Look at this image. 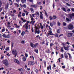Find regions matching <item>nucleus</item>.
I'll use <instances>...</instances> for the list:
<instances>
[{"instance_id": "43", "label": "nucleus", "mask_w": 74, "mask_h": 74, "mask_svg": "<svg viewBox=\"0 0 74 74\" xmlns=\"http://www.w3.org/2000/svg\"><path fill=\"white\" fill-rule=\"evenodd\" d=\"M32 25H34V23L35 22H36V21H33V20L32 21Z\"/></svg>"}, {"instance_id": "23", "label": "nucleus", "mask_w": 74, "mask_h": 74, "mask_svg": "<svg viewBox=\"0 0 74 74\" xmlns=\"http://www.w3.org/2000/svg\"><path fill=\"white\" fill-rule=\"evenodd\" d=\"M36 15H38V16H40V13L38 12H36Z\"/></svg>"}, {"instance_id": "26", "label": "nucleus", "mask_w": 74, "mask_h": 74, "mask_svg": "<svg viewBox=\"0 0 74 74\" xmlns=\"http://www.w3.org/2000/svg\"><path fill=\"white\" fill-rule=\"evenodd\" d=\"M3 37H4V38H6L7 37V35L5 34H3L2 35Z\"/></svg>"}, {"instance_id": "14", "label": "nucleus", "mask_w": 74, "mask_h": 74, "mask_svg": "<svg viewBox=\"0 0 74 74\" xmlns=\"http://www.w3.org/2000/svg\"><path fill=\"white\" fill-rule=\"evenodd\" d=\"M14 5H15V7H17L18 8V7H19V5L18 4V3H14Z\"/></svg>"}, {"instance_id": "62", "label": "nucleus", "mask_w": 74, "mask_h": 74, "mask_svg": "<svg viewBox=\"0 0 74 74\" xmlns=\"http://www.w3.org/2000/svg\"><path fill=\"white\" fill-rule=\"evenodd\" d=\"M18 32H19V33H21V31L20 30H19L18 31Z\"/></svg>"}, {"instance_id": "6", "label": "nucleus", "mask_w": 74, "mask_h": 74, "mask_svg": "<svg viewBox=\"0 0 74 74\" xmlns=\"http://www.w3.org/2000/svg\"><path fill=\"white\" fill-rule=\"evenodd\" d=\"M3 63L5 66H8V61L7 60H5L3 61Z\"/></svg>"}, {"instance_id": "40", "label": "nucleus", "mask_w": 74, "mask_h": 74, "mask_svg": "<svg viewBox=\"0 0 74 74\" xmlns=\"http://www.w3.org/2000/svg\"><path fill=\"white\" fill-rule=\"evenodd\" d=\"M35 52H36V53H38V50L37 49H35Z\"/></svg>"}, {"instance_id": "9", "label": "nucleus", "mask_w": 74, "mask_h": 74, "mask_svg": "<svg viewBox=\"0 0 74 74\" xmlns=\"http://www.w3.org/2000/svg\"><path fill=\"white\" fill-rule=\"evenodd\" d=\"M64 56L65 58L66 59H67L68 58H69V56H68V55H67V54L66 53H64Z\"/></svg>"}, {"instance_id": "37", "label": "nucleus", "mask_w": 74, "mask_h": 74, "mask_svg": "<svg viewBox=\"0 0 74 74\" xmlns=\"http://www.w3.org/2000/svg\"><path fill=\"white\" fill-rule=\"evenodd\" d=\"M18 70H19V71H23V69H22L21 68L20 69H18Z\"/></svg>"}, {"instance_id": "28", "label": "nucleus", "mask_w": 74, "mask_h": 74, "mask_svg": "<svg viewBox=\"0 0 74 74\" xmlns=\"http://www.w3.org/2000/svg\"><path fill=\"white\" fill-rule=\"evenodd\" d=\"M10 34H8L7 35H6V38H10Z\"/></svg>"}, {"instance_id": "16", "label": "nucleus", "mask_w": 74, "mask_h": 74, "mask_svg": "<svg viewBox=\"0 0 74 74\" xmlns=\"http://www.w3.org/2000/svg\"><path fill=\"white\" fill-rule=\"evenodd\" d=\"M29 58L30 59H32L33 60H34V57L33 56H30L29 57Z\"/></svg>"}, {"instance_id": "15", "label": "nucleus", "mask_w": 74, "mask_h": 74, "mask_svg": "<svg viewBox=\"0 0 74 74\" xmlns=\"http://www.w3.org/2000/svg\"><path fill=\"white\" fill-rule=\"evenodd\" d=\"M25 32L24 31H23L21 34V36H24L25 35Z\"/></svg>"}, {"instance_id": "52", "label": "nucleus", "mask_w": 74, "mask_h": 74, "mask_svg": "<svg viewBox=\"0 0 74 74\" xmlns=\"http://www.w3.org/2000/svg\"><path fill=\"white\" fill-rule=\"evenodd\" d=\"M58 26H60V23L59 22H58Z\"/></svg>"}, {"instance_id": "36", "label": "nucleus", "mask_w": 74, "mask_h": 74, "mask_svg": "<svg viewBox=\"0 0 74 74\" xmlns=\"http://www.w3.org/2000/svg\"><path fill=\"white\" fill-rule=\"evenodd\" d=\"M53 18L54 19H56V16H53Z\"/></svg>"}, {"instance_id": "35", "label": "nucleus", "mask_w": 74, "mask_h": 74, "mask_svg": "<svg viewBox=\"0 0 74 74\" xmlns=\"http://www.w3.org/2000/svg\"><path fill=\"white\" fill-rule=\"evenodd\" d=\"M23 7H24L25 8H26L27 6H26V4H24L23 5Z\"/></svg>"}, {"instance_id": "51", "label": "nucleus", "mask_w": 74, "mask_h": 74, "mask_svg": "<svg viewBox=\"0 0 74 74\" xmlns=\"http://www.w3.org/2000/svg\"><path fill=\"white\" fill-rule=\"evenodd\" d=\"M62 69H65V68H66V67H65V66L64 65L62 66Z\"/></svg>"}, {"instance_id": "24", "label": "nucleus", "mask_w": 74, "mask_h": 74, "mask_svg": "<svg viewBox=\"0 0 74 74\" xmlns=\"http://www.w3.org/2000/svg\"><path fill=\"white\" fill-rule=\"evenodd\" d=\"M60 29H58L57 30V33H60Z\"/></svg>"}, {"instance_id": "44", "label": "nucleus", "mask_w": 74, "mask_h": 74, "mask_svg": "<svg viewBox=\"0 0 74 74\" xmlns=\"http://www.w3.org/2000/svg\"><path fill=\"white\" fill-rule=\"evenodd\" d=\"M53 23H51L50 24V25L51 26V27H52V26H53V24H52Z\"/></svg>"}, {"instance_id": "32", "label": "nucleus", "mask_w": 74, "mask_h": 74, "mask_svg": "<svg viewBox=\"0 0 74 74\" xmlns=\"http://www.w3.org/2000/svg\"><path fill=\"white\" fill-rule=\"evenodd\" d=\"M38 45V43H36L34 45V47H37Z\"/></svg>"}, {"instance_id": "63", "label": "nucleus", "mask_w": 74, "mask_h": 74, "mask_svg": "<svg viewBox=\"0 0 74 74\" xmlns=\"http://www.w3.org/2000/svg\"><path fill=\"white\" fill-rule=\"evenodd\" d=\"M62 44L64 46V45H66V43H62Z\"/></svg>"}, {"instance_id": "12", "label": "nucleus", "mask_w": 74, "mask_h": 74, "mask_svg": "<svg viewBox=\"0 0 74 74\" xmlns=\"http://www.w3.org/2000/svg\"><path fill=\"white\" fill-rule=\"evenodd\" d=\"M22 59L23 61H24V62H25L26 60V57H25V56H23V57Z\"/></svg>"}, {"instance_id": "17", "label": "nucleus", "mask_w": 74, "mask_h": 74, "mask_svg": "<svg viewBox=\"0 0 74 74\" xmlns=\"http://www.w3.org/2000/svg\"><path fill=\"white\" fill-rule=\"evenodd\" d=\"M40 28L41 29H44V26L42 25V24L41 23H40Z\"/></svg>"}, {"instance_id": "8", "label": "nucleus", "mask_w": 74, "mask_h": 74, "mask_svg": "<svg viewBox=\"0 0 74 74\" xmlns=\"http://www.w3.org/2000/svg\"><path fill=\"white\" fill-rule=\"evenodd\" d=\"M14 61L15 62V63H17V64H19V63H20V62H19V60L16 59H14Z\"/></svg>"}, {"instance_id": "54", "label": "nucleus", "mask_w": 74, "mask_h": 74, "mask_svg": "<svg viewBox=\"0 0 74 74\" xmlns=\"http://www.w3.org/2000/svg\"><path fill=\"white\" fill-rule=\"evenodd\" d=\"M61 57L62 58H64V56L63 55V54H61Z\"/></svg>"}, {"instance_id": "3", "label": "nucleus", "mask_w": 74, "mask_h": 74, "mask_svg": "<svg viewBox=\"0 0 74 74\" xmlns=\"http://www.w3.org/2000/svg\"><path fill=\"white\" fill-rule=\"evenodd\" d=\"M30 23V21H27V23L25 24V25H24L23 27H25V28L26 29H27L28 28V23Z\"/></svg>"}, {"instance_id": "47", "label": "nucleus", "mask_w": 74, "mask_h": 74, "mask_svg": "<svg viewBox=\"0 0 74 74\" xmlns=\"http://www.w3.org/2000/svg\"><path fill=\"white\" fill-rule=\"evenodd\" d=\"M16 28H19V27H20V25H16Z\"/></svg>"}, {"instance_id": "46", "label": "nucleus", "mask_w": 74, "mask_h": 74, "mask_svg": "<svg viewBox=\"0 0 74 74\" xmlns=\"http://www.w3.org/2000/svg\"><path fill=\"white\" fill-rule=\"evenodd\" d=\"M8 25L9 26L11 25V23L9 22H8Z\"/></svg>"}, {"instance_id": "20", "label": "nucleus", "mask_w": 74, "mask_h": 74, "mask_svg": "<svg viewBox=\"0 0 74 74\" xmlns=\"http://www.w3.org/2000/svg\"><path fill=\"white\" fill-rule=\"evenodd\" d=\"M30 45L31 47H32V48H34V44L33 43L31 42Z\"/></svg>"}, {"instance_id": "42", "label": "nucleus", "mask_w": 74, "mask_h": 74, "mask_svg": "<svg viewBox=\"0 0 74 74\" xmlns=\"http://www.w3.org/2000/svg\"><path fill=\"white\" fill-rule=\"evenodd\" d=\"M11 27V26H10V25H8V29H10Z\"/></svg>"}, {"instance_id": "1", "label": "nucleus", "mask_w": 74, "mask_h": 74, "mask_svg": "<svg viewBox=\"0 0 74 74\" xmlns=\"http://www.w3.org/2000/svg\"><path fill=\"white\" fill-rule=\"evenodd\" d=\"M35 34L37 33V34H40V29L37 27L35 26Z\"/></svg>"}, {"instance_id": "41", "label": "nucleus", "mask_w": 74, "mask_h": 74, "mask_svg": "<svg viewBox=\"0 0 74 74\" xmlns=\"http://www.w3.org/2000/svg\"><path fill=\"white\" fill-rule=\"evenodd\" d=\"M63 26H66V23L63 22Z\"/></svg>"}, {"instance_id": "21", "label": "nucleus", "mask_w": 74, "mask_h": 74, "mask_svg": "<svg viewBox=\"0 0 74 74\" xmlns=\"http://www.w3.org/2000/svg\"><path fill=\"white\" fill-rule=\"evenodd\" d=\"M64 48L66 51H68V50H69V49H68V48H67L65 46L64 47Z\"/></svg>"}, {"instance_id": "29", "label": "nucleus", "mask_w": 74, "mask_h": 74, "mask_svg": "<svg viewBox=\"0 0 74 74\" xmlns=\"http://www.w3.org/2000/svg\"><path fill=\"white\" fill-rule=\"evenodd\" d=\"M67 54L69 56V58H72V57H71V54H70V53H67Z\"/></svg>"}, {"instance_id": "5", "label": "nucleus", "mask_w": 74, "mask_h": 74, "mask_svg": "<svg viewBox=\"0 0 74 74\" xmlns=\"http://www.w3.org/2000/svg\"><path fill=\"white\" fill-rule=\"evenodd\" d=\"M68 27L69 29L70 30H72L73 29H74V27L71 24H70L68 26Z\"/></svg>"}, {"instance_id": "34", "label": "nucleus", "mask_w": 74, "mask_h": 74, "mask_svg": "<svg viewBox=\"0 0 74 74\" xmlns=\"http://www.w3.org/2000/svg\"><path fill=\"white\" fill-rule=\"evenodd\" d=\"M66 20L68 22H69L70 21V19L67 18H66Z\"/></svg>"}, {"instance_id": "48", "label": "nucleus", "mask_w": 74, "mask_h": 74, "mask_svg": "<svg viewBox=\"0 0 74 74\" xmlns=\"http://www.w3.org/2000/svg\"><path fill=\"white\" fill-rule=\"evenodd\" d=\"M28 1H29L30 2H31L32 3H33V0H28Z\"/></svg>"}, {"instance_id": "27", "label": "nucleus", "mask_w": 74, "mask_h": 74, "mask_svg": "<svg viewBox=\"0 0 74 74\" xmlns=\"http://www.w3.org/2000/svg\"><path fill=\"white\" fill-rule=\"evenodd\" d=\"M49 68H50V69L51 70V65L49 66H49L47 67V70H49Z\"/></svg>"}, {"instance_id": "49", "label": "nucleus", "mask_w": 74, "mask_h": 74, "mask_svg": "<svg viewBox=\"0 0 74 74\" xmlns=\"http://www.w3.org/2000/svg\"><path fill=\"white\" fill-rule=\"evenodd\" d=\"M66 5H68V6H69V7H70V6H71L68 3H66Z\"/></svg>"}, {"instance_id": "59", "label": "nucleus", "mask_w": 74, "mask_h": 74, "mask_svg": "<svg viewBox=\"0 0 74 74\" xmlns=\"http://www.w3.org/2000/svg\"><path fill=\"white\" fill-rule=\"evenodd\" d=\"M3 10V8H0V12H1Z\"/></svg>"}, {"instance_id": "45", "label": "nucleus", "mask_w": 74, "mask_h": 74, "mask_svg": "<svg viewBox=\"0 0 74 74\" xmlns=\"http://www.w3.org/2000/svg\"><path fill=\"white\" fill-rule=\"evenodd\" d=\"M55 37H58V35L57 34H56L55 35Z\"/></svg>"}, {"instance_id": "18", "label": "nucleus", "mask_w": 74, "mask_h": 74, "mask_svg": "<svg viewBox=\"0 0 74 74\" xmlns=\"http://www.w3.org/2000/svg\"><path fill=\"white\" fill-rule=\"evenodd\" d=\"M30 10L32 12V13H33L34 12V9H33V8H30Z\"/></svg>"}, {"instance_id": "38", "label": "nucleus", "mask_w": 74, "mask_h": 74, "mask_svg": "<svg viewBox=\"0 0 74 74\" xmlns=\"http://www.w3.org/2000/svg\"><path fill=\"white\" fill-rule=\"evenodd\" d=\"M5 49L6 51H9V47H6L5 48Z\"/></svg>"}, {"instance_id": "57", "label": "nucleus", "mask_w": 74, "mask_h": 74, "mask_svg": "<svg viewBox=\"0 0 74 74\" xmlns=\"http://www.w3.org/2000/svg\"><path fill=\"white\" fill-rule=\"evenodd\" d=\"M53 25H56V22H53Z\"/></svg>"}, {"instance_id": "4", "label": "nucleus", "mask_w": 74, "mask_h": 74, "mask_svg": "<svg viewBox=\"0 0 74 74\" xmlns=\"http://www.w3.org/2000/svg\"><path fill=\"white\" fill-rule=\"evenodd\" d=\"M12 53L13 55H14L15 56L14 57H15L16 56V55H17V51L15 49H13L12 50Z\"/></svg>"}, {"instance_id": "7", "label": "nucleus", "mask_w": 74, "mask_h": 74, "mask_svg": "<svg viewBox=\"0 0 74 74\" xmlns=\"http://www.w3.org/2000/svg\"><path fill=\"white\" fill-rule=\"evenodd\" d=\"M28 65H33L34 64V61L29 62L28 64Z\"/></svg>"}, {"instance_id": "22", "label": "nucleus", "mask_w": 74, "mask_h": 74, "mask_svg": "<svg viewBox=\"0 0 74 74\" xmlns=\"http://www.w3.org/2000/svg\"><path fill=\"white\" fill-rule=\"evenodd\" d=\"M21 1L22 3H25V1H26V0H21Z\"/></svg>"}, {"instance_id": "2", "label": "nucleus", "mask_w": 74, "mask_h": 74, "mask_svg": "<svg viewBox=\"0 0 74 74\" xmlns=\"http://www.w3.org/2000/svg\"><path fill=\"white\" fill-rule=\"evenodd\" d=\"M66 16H67L69 17L71 19H74V14L73 13L72 14H66Z\"/></svg>"}, {"instance_id": "53", "label": "nucleus", "mask_w": 74, "mask_h": 74, "mask_svg": "<svg viewBox=\"0 0 74 74\" xmlns=\"http://www.w3.org/2000/svg\"><path fill=\"white\" fill-rule=\"evenodd\" d=\"M36 73H38V70L36 69Z\"/></svg>"}, {"instance_id": "11", "label": "nucleus", "mask_w": 74, "mask_h": 74, "mask_svg": "<svg viewBox=\"0 0 74 74\" xmlns=\"http://www.w3.org/2000/svg\"><path fill=\"white\" fill-rule=\"evenodd\" d=\"M31 7H34V8H37V5H31Z\"/></svg>"}, {"instance_id": "56", "label": "nucleus", "mask_w": 74, "mask_h": 74, "mask_svg": "<svg viewBox=\"0 0 74 74\" xmlns=\"http://www.w3.org/2000/svg\"><path fill=\"white\" fill-rule=\"evenodd\" d=\"M22 16H25V14L24 13H23L22 14Z\"/></svg>"}, {"instance_id": "39", "label": "nucleus", "mask_w": 74, "mask_h": 74, "mask_svg": "<svg viewBox=\"0 0 74 74\" xmlns=\"http://www.w3.org/2000/svg\"><path fill=\"white\" fill-rule=\"evenodd\" d=\"M25 57H26V58H27V57H28V55L26 53H25Z\"/></svg>"}, {"instance_id": "58", "label": "nucleus", "mask_w": 74, "mask_h": 74, "mask_svg": "<svg viewBox=\"0 0 74 74\" xmlns=\"http://www.w3.org/2000/svg\"><path fill=\"white\" fill-rule=\"evenodd\" d=\"M54 45V44H53V43H51L50 44V47H52V45Z\"/></svg>"}, {"instance_id": "61", "label": "nucleus", "mask_w": 74, "mask_h": 74, "mask_svg": "<svg viewBox=\"0 0 74 74\" xmlns=\"http://www.w3.org/2000/svg\"><path fill=\"white\" fill-rule=\"evenodd\" d=\"M16 12V10H13V13L14 14H15Z\"/></svg>"}, {"instance_id": "55", "label": "nucleus", "mask_w": 74, "mask_h": 74, "mask_svg": "<svg viewBox=\"0 0 74 74\" xmlns=\"http://www.w3.org/2000/svg\"><path fill=\"white\" fill-rule=\"evenodd\" d=\"M18 18H20V17H21V15L18 14Z\"/></svg>"}, {"instance_id": "33", "label": "nucleus", "mask_w": 74, "mask_h": 74, "mask_svg": "<svg viewBox=\"0 0 74 74\" xmlns=\"http://www.w3.org/2000/svg\"><path fill=\"white\" fill-rule=\"evenodd\" d=\"M40 18L42 19H43V16H42V15H40Z\"/></svg>"}, {"instance_id": "10", "label": "nucleus", "mask_w": 74, "mask_h": 74, "mask_svg": "<svg viewBox=\"0 0 74 74\" xmlns=\"http://www.w3.org/2000/svg\"><path fill=\"white\" fill-rule=\"evenodd\" d=\"M72 33H68V37H71L72 36Z\"/></svg>"}, {"instance_id": "60", "label": "nucleus", "mask_w": 74, "mask_h": 74, "mask_svg": "<svg viewBox=\"0 0 74 74\" xmlns=\"http://www.w3.org/2000/svg\"><path fill=\"white\" fill-rule=\"evenodd\" d=\"M49 19H50V20L51 21V20H52V17H51V16L49 17Z\"/></svg>"}, {"instance_id": "31", "label": "nucleus", "mask_w": 74, "mask_h": 74, "mask_svg": "<svg viewBox=\"0 0 74 74\" xmlns=\"http://www.w3.org/2000/svg\"><path fill=\"white\" fill-rule=\"evenodd\" d=\"M62 10L64 11H65V12H66V8H63L62 9Z\"/></svg>"}, {"instance_id": "25", "label": "nucleus", "mask_w": 74, "mask_h": 74, "mask_svg": "<svg viewBox=\"0 0 74 74\" xmlns=\"http://www.w3.org/2000/svg\"><path fill=\"white\" fill-rule=\"evenodd\" d=\"M8 3H7L6 5L5 6V9H8Z\"/></svg>"}, {"instance_id": "13", "label": "nucleus", "mask_w": 74, "mask_h": 74, "mask_svg": "<svg viewBox=\"0 0 74 74\" xmlns=\"http://www.w3.org/2000/svg\"><path fill=\"white\" fill-rule=\"evenodd\" d=\"M29 15L30 16V18L31 19V20L32 21H33L34 20V18L33 17V16L31 15V14H29Z\"/></svg>"}, {"instance_id": "50", "label": "nucleus", "mask_w": 74, "mask_h": 74, "mask_svg": "<svg viewBox=\"0 0 74 74\" xmlns=\"http://www.w3.org/2000/svg\"><path fill=\"white\" fill-rule=\"evenodd\" d=\"M21 43H22V44H25V41L22 40L21 41Z\"/></svg>"}, {"instance_id": "19", "label": "nucleus", "mask_w": 74, "mask_h": 74, "mask_svg": "<svg viewBox=\"0 0 74 74\" xmlns=\"http://www.w3.org/2000/svg\"><path fill=\"white\" fill-rule=\"evenodd\" d=\"M49 33H48V36H50V35H52V34L51 33H52V31H49Z\"/></svg>"}, {"instance_id": "64", "label": "nucleus", "mask_w": 74, "mask_h": 74, "mask_svg": "<svg viewBox=\"0 0 74 74\" xmlns=\"http://www.w3.org/2000/svg\"><path fill=\"white\" fill-rule=\"evenodd\" d=\"M66 44H67L68 45H69L70 44V43L69 42H67Z\"/></svg>"}, {"instance_id": "30", "label": "nucleus", "mask_w": 74, "mask_h": 74, "mask_svg": "<svg viewBox=\"0 0 74 74\" xmlns=\"http://www.w3.org/2000/svg\"><path fill=\"white\" fill-rule=\"evenodd\" d=\"M61 50L62 52H64V50H63V48L62 47L61 48Z\"/></svg>"}]
</instances>
